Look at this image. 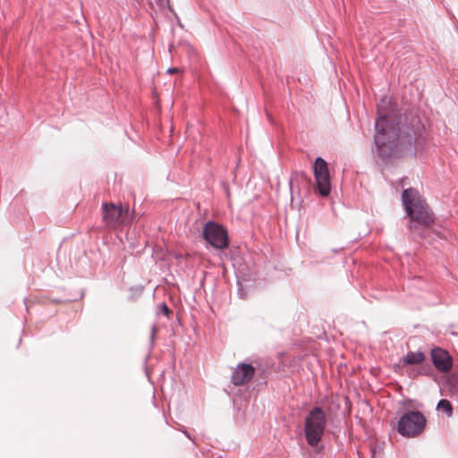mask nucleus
I'll list each match as a JSON object with an SVG mask.
<instances>
[{
	"label": "nucleus",
	"mask_w": 458,
	"mask_h": 458,
	"mask_svg": "<svg viewBox=\"0 0 458 458\" xmlns=\"http://www.w3.org/2000/svg\"><path fill=\"white\" fill-rule=\"evenodd\" d=\"M403 202L405 210L411 218L410 230L417 233L420 237L424 238L420 225L428 228L435 222V216L428 204L421 199L418 191L410 188L403 192Z\"/></svg>",
	"instance_id": "1"
},
{
	"label": "nucleus",
	"mask_w": 458,
	"mask_h": 458,
	"mask_svg": "<svg viewBox=\"0 0 458 458\" xmlns=\"http://www.w3.org/2000/svg\"><path fill=\"white\" fill-rule=\"evenodd\" d=\"M327 425V418L320 407H314L309 411L304 420V435L307 443L317 446L322 439Z\"/></svg>",
	"instance_id": "2"
},
{
	"label": "nucleus",
	"mask_w": 458,
	"mask_h": 458,
	"mask_svg": "<svg viewBox=\"0 0 458 458\" xmlns=\"http://www.w3.org/2000/svg\"><path fill=\"white\" fill-rule=\"evenodd\" d=\"M426 417L418 411L404 413L398 420L396 430L405 437H416L425 429Z\"/></svg>",
	"instance_id": "3"
},
{
	"label": "nucleus",
	"mask_w": 458,
	"mask_h": 458,
	"mask_svg": "<svg viewBox=\"0 0 458 458\" xmlns=\"http://www.w3.org/2000/svg\"><path fill=\"white\" fill-rule=\"evenodd\" d=\"M102 220L107 228L117 229L129 222V208L105 202L102 204Z\"/></svg>",
	"instance_id": "4"
},
{
	"label": "nucleus",
	"mask_w": 458,
	"mask_h": 458,
	"mask_svg": "<svg viewBox=\"0 0 458 458\" xmlns=\"http://www.w3.org/2000/svg\"><path fill=\"white\" fill-rule=\"evenodd\" d=\"M203 236L216 249L223 250L229 245L226 230L217 223L208 222L203 229Z\"/></svg>",
	"instance_id": "5"
},
{
	"label": "nucleus",
	"mask_w": 458,
	"mask_h": 458,
	"mask_svg": "<svg viewBox=\"0 0 458 458\" xmlns=\"http://www.w3.org/2000/svg\"><path fill=\"white\" fill-rule=\"evenodd\" d=\"M316 186L323 197L329 195L331 191L330 176L327 163L322 157H317L313 165Z\"/></svg>",
	"instance_id": "6"
},
{
	"label": "nucleus",
	"mask_w": 458,
	"mask_h": 458,
	"mask_svg": "<svg viewBox=\"0 0 458 458\" xmlns=\"http://www.w3.org/2000/svg\"><path fill=\"white\" fill-rule=\"evenodd\" d=\"M255 374V369L250 364L242 363L235 369L232 382L235 386H242L250 381Z\"/></svg>",
	"instance_id": "7"
},
{
	"label": "nucleus",
	"mask_w": 458,
	"mask_h": 458,
	"mask_svg": "<svg viewBox=\"0 0 458 458\" xmlns=\"http://www.w3.org/2000/svg\"><path fill=\"white\" fill-rule=\"evenodd\" d=\"M431 358L434 366L442 372H448L452 368V358L449 353L441 349L436 348L432 350Z\"/></svg>",
	"instance_id": "8"
},
{
	"label": "nucleus",
	"mask_w": 458,
	"mask_h": 458,
	"mask_svg": "<svg viewBox=\"0 0 458 458\" xmlns=\"http://www.w3.org/2000/svg\"><path fill=\"white\" fill-rule=\"evenodd\" d=\"M379 118L377 119L376 123V131L377 133L375 135V143L377 146L378 148H381L385 145H386V142L385 140V137L387 136L388 141L391 142L392 140L390 136V131L387 129V121L385 114H382L380 111H378Z\"/></svg>",
	"instance_id": "9"
},
{
	"label": "nucleus",
	"mask_w": 458,
	"mask_h": 458,
	"mask_svg": "<svg viewBox=\"0 0 458 458\" xmlns=\"http://www.w3.org/2000/svg\"><path fill=\"white\" fill-rule=\"evenodd\" d=\"M399 134L397 135V142L399 145H412L416 140V133L413 129H407L405 131L399 130Z\"/></svg>",
	"instance_id": "10"
},
{
	"label": "nucleus",
	"mask_w": 458,
	"mask_h": 458,
	"mask_svg": "<svg viewBox=\"0 0 458 458\" xmlns=\"http://www.w3.org/2000/svg\"><path fill=\"white\" fill-rule=\"evenodd\" d=\"M424 360L425 356L421 352H411L403 358V363L408 365L420 364Z\"/></svg>",
	"instance_id": "11"
},
{
	"label": "nucleus",
	"mask_w": 458,
	"mask_h": 458,
	"mask_svg": "<svg viewBox=\"0 0 458 458\" xmlns=\"http://www.w3.org/2000/svg\"><path fill=\"white\" fill-rule=\"evenodd\" d=\"M437 410L442 411L447 414V416H452L453 414V407L451 403L446 399H442L438 402Z\"/></svg>",
	"instance_id": "12"
},
{
	"label": "nucleus",
	"mask_w": 458,
	"mask_h": 458,
	"mask_svg": "<svg viewBox=\"0 0 458 458\" xmlns=\"http://www.w3.org/2000/svg\"><path fill=\"white\" fill-rule=\"evenodd\" d=\"M162 309H163V311H164V313H165V315H168V314H169L170 310H169V308H168L165 304H164V305H163V308H162Z\"/></svg>",
	"instance_id": "13"
},
{
	"label": "nucleus",
	"mask_w": 458,
	"mask_h": 458,
	"mask_svg": "<svg viewBox=\"0 0 458 458\" xmlns=\"http://www.w3.org/2000/svg\"><path fill=\"white\" fill-rule=\"evenodd\" d=\"M178 69L177 68H169L167 70V72L170 73V74H173V73H175V72H178Z\"/></svg>",
	"instance_id": "14"
},
{
	"label": "nucleus",
	"mask_w": 458,
	"mask_h": 458,
	"mask_svg": "<svg viewBox=\"0 0 458 458\" xmlns=\"http://www.w3.org/2000/svg\"><path fill=\"white\" fill-rule=\"evenodd\" d=\"M155 1H156L157 4H158V5H162L164 3V0H155Z\"/></svg>",
	"instance_id": "15"
}]
</instances>
